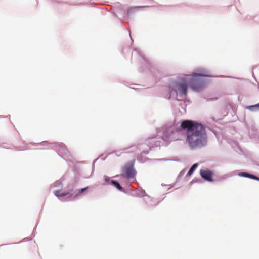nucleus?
<instances>
[{
	"label": "nucleus",
	"mask_w": 259,
	"mask_h": 259,
	"mask_svg": "<svg viewBox=\"0 0 259 259\" xmlns=\"http://www.w3.org/2000/svg\"><path fill=\"white\" fill-rule=\"evenodd\" d=\"M254 108H259V104H256V105H253V106H250L249 107V109Z\"/></svg>",
	"instance_id": "9b49d317"
},
{
	"label": "nucleus",
	"mask_w": 259,
	"mask_h": 259,
	"mask_svg": "<svg viewBox=\"0 0 259 259\" xmlns=\"http://www.w3.org/2000/svg\"><path fill=\"white\" fill-rule=\"evenodd\" d=\"M198 165L197 163H195L194 165H193V166L191 167V168L189 170L187 175H190V176L193 173V172L194 171L195 169L198 167Z\"/></svg>",
	"instance_id": "6e6552de"
},
{
	"label": "nucleus",
	"mask_w": 259,
	"mask_h": 259,
	"mask_svg": "<svg viewBox=\"0 0 259 259\" xmlns=\"http://www.w3.org/2000/svg\"><path fill=\"white\" fill-rule=\"evenodd\" d=\"M203 75L201 74L194 73L192 77H189V85L194 91H201L204 87V81L202 78Z\"/></svg>",
	"instance_id": "f03ea898"
},
{
	"label": "nucleus",
	"mask_w": 259,
	"mask_h": 259,
	"mask_svg": "<svg viewBox=\"0 0 259 259\" xmlns=\"http://www.w3.org/2000/svg\"><path fill=\"white\" fill-rule=\"evenodd\" d=\"M200 174L202 178L205 180L209 182H212L213 181V174L210 170L208 169H201Z\"/></svg>",
	"instance_id": "39448f33"
},
{
	"label": "nucleus",
	"mask_w": 259,
	"mask_h": 259,
	"mask_svg": "<svg viewBox=\"0 0 259 259\" xmlns=\"http://www.w3.org/2000/svg\"><path fill=\"white\" fill-rule=\"evenodd\" d=\"M111 184H112L114 186H115L118 190L122 191L123 190V188L120 186L119 183L114 180L110 181Z\"/></svg>",
	"instance_id": "0eeeda50"
},
{
	"label": "nucleus",
	"mask_w": 259,
	"mask_h": 259,
	"mask_svg": "<svg viewBox=\"0 0 259 259\" xmlns=\"http://www.w3.org/2000/svg\"><path fill=\"white\" fill-rule=\"evenodd\" d=\"M249 178L253 179L258 180V178L256 176H255L254 175H252L251 174H250V176Z\"/></svg>",
	"instance_id": "ddd939ff"
},
{
	"label": "nucleus",
	"mask_w": 259,
	"mask_h": 259,
	"mask_svg": "<svg viewBox=\"0 0 259 259\" xmlns=\"http://www.w3.org/2000/svg\"><path fill=\"white\" fill-rule=\"evenodd\" d=\"M54 194L55 195L59 197H61V196H66L68 194H69V193L68 192H66V193H60V191L58 190V191H55L54 192Z\"/></svg>",
	"instance_id": "1a4fd4ad"
},
{
	"label": "nucleus",
	"mask_w": 259,
	"mask_h": 259,
	"mask_svg": "<svg viewBox=\"0 0 259 259\" xmlns=\"http://www.w3.org/2000/svg\"><path fill=\"white\" fill-rule=\"evenodd\" d=\"M141 7H132V8H129L128 10H127V13L128 14H129L131 11V10L133 9H136V8H141Z\"/></svg>",
	"instance_id": "9d476101"
},
{
	"label": "nucleus",
	"mask_w": 259,
	"mask_h": 259,
	"mask_svg": "<svg viewBox=\"0 0 259 259\" xmlns=\"http://www.w3.org/2000/svg\"><path fill=\"white\" fill-rule=\"evenodd\" d=\"M241 175L243 176H245V177H247L249 178V177L250 176V174H249L248 173L243 172V173L241 174Z\"/></svg>",
	"instance_id": "f8f14e48"
},
{
	"label": "nucleus",
	"mask_w": 259,
	"mask_h": 259,
	"mask_svg": "<svg viewBox=\"0 0 259 259\" xmlns=\"http://www.w3.org/2000/svg\"><path fill=\"white\" fill-rule=\"evenodd\" d=\"M122 172V175L127 178H134L136 174L133 166L130 165L125 166L123 168Z\"/></svg>",
	"instance_id": "20e7f679"
},
{
	"label": "nucleus",
	"mask_w": 259,
	"mask_h": 259,
	"mask_svg": "<svg viewBox=\"0 0 259 259\" xmlns=\"http://www.w3.org/2000/svg\"><path fill=\"white\" fill-rule=\"evenodd\" d=\"M189 77H190L189 75H187L185 79L181 80L174 85V88L176 93L178 92L180 94L186 95L189 85Z\"/></svg>",
	"instance_id": "7ed1b4c3"
},
{
	"label": "nucleus",
	"mask_w": 259,
	"mask_h": 259,
	"mask_svg": "<svg viewBox=\"0 0 259 259\" xmlns=\"http://www.w3.org/2000/svg\"><path fill=\"white\" fill-rule=\"evenodd\" d=\"M104 179L106 182L109 183L110 179L108 177L105 176Z\"/></svg>",
	"instance_id": "4468645a"
},
{
	"label": "nucleus",
	"mask_w": 259,
	"mask_h": 259,
	"mask_svg": "<svg viewBox=\"0 0 259 259\" xmlns=\"http://www.w3.org/2000/svg\"><path fill=\"white\" fill-rule=\"evenodd\" d=\"M88 188V187H87L84 188H82L76 191V193L75 195L72 194L70 196V197L73 196V198H75L80 195H81L84 191H85Z\"/></svg>",
	"instance_id": "423d86ee"
},
{
	"label": "nucleus",
	"mask_w": 259,
	"mask_h": 259,
	"mask_svg": "<svg viewBox=\"0 0 259 259\" xmlns=\"http://www.w3.org/2000/svg\"><path fill=\"white\" fill-rule=\"evenodd\" d=\"M181 127L187 130L186 140L191 149L200 148L205 145L207 136L202 124L186 120L181 123Z\"/></svg>",
	"instance_id": "f257e3e1"
}]
</instances>
